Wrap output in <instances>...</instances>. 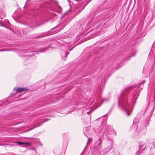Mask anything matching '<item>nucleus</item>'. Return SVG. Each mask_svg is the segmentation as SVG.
I'll use <instances>...</instances> for the list:
<instances>
[{"mask_svg":"<svg viewBox=\"0 0 155 155\" xmlns=\"http://www.w3.org/2000/svg\"><path fill=\"white\" fill-rule=\"evenodd\" d=\"M132 88V87H130L125 89L118 98V106L128 116L130 115L128 111L130 100L129 92Z\"/></svg>","mask_w":155,"mask_h":155,"instance_id":"1","label":"nucleus"},{"mask_svg":"<svg viewBox=\"0 0 155 155\" xmlns=\"http://www.w3.org/2000/svg\"><path fill=\"white\" fill-rule=\"evenodd\" d=\"M92 155H106L105 154L103 153L101 147H94L92 150Z\"/></svg>","mask_w":155,"mask_h":155,"instance_id":"2","label":"nucleus"},{"mask_svg":"<svg viewBox=\"0 0 155 155\" xmlns=\"http://www.w3.org/2000/svg\"><path fill=\"white\" fill-rule=\"evenodd\" d=\"M148 140L147 141V142L144 143L142 142H140L139 143V150L137 152L136 155H139L140 153V150L143 151L145 150L147 147V144H148Z\"/></svg>","mask_w":155,"mask_h":155,"instance_id":"3","label":"nucleus"},{"mask_svg":"<svg viewBox=\"0 0 155 155\" xmlns=\"http://www.w3.org/2000/svg\"><path fill=\"white\" fill-rule=\"evenodd\" d=\"M28 89L26 87H15L13 90V91H15V92H21L22 91H25L28 90Z\"/></svg>","mask_w":155,"mask_h":155,"instance_id":"4","label":"nucleus"},{"mask_svg":"<svg viewBox=\"0 0 155 155\" xmlns=\"http://www.w3.org/2000/svg\"><path fill=\"white\" fill-rule=\"evenodd\" d=\"M34 52L33 51H31L29 50L27 51L26 50L23 51V53L26 54H24L23 56H33L35 55L33 54V53Z\"/></svg>","mask_w":155,"mask_h":155,"instance_id":"5","label":"nucleus"},{"mask_svg":"<svg viewBox=\"0 0 155 155\" xmlns=\"http://www.w3.org/2000/svg\"><path fill=\"white\" fill-rule=\"evenodd\" d=\"M112 147L110 145L107 147L103 151V153L105 154L106 155L112 149Z\"/></svg>","mask_w":155,"mask_h":155,"instance_id":"6","label":"nucleus"},{"mask_svg":"<svg viewBox=\"0 0 155 155\" xmlns=\"http://www.w3.org/2000/svg\"><path fill=\"white\" fill-rule=\"evenodd\" d=\"M95 132L97 133L101 137H103L104 136V130L103 129L100 132H98L97 130H96L95 131Z\"/></svg>","mask_w":155,"mask_h":155,"instance_id":"7","label":"nucleus"},{"mask_svg":"<svg viewBox=\"0 0 155 155\" xmlns=\"http://www.w3.org/2000/svg\"><path fill=\"white\" fill-rule=\"evenodd\" d=\"M102 143V140H101V138H99L97 142V145L98 146V147H100Z\"/></svg>","mask_w":155,"mask_h":155,"instance_id":"8","label":"nucleus"},{"mask_svg":"<svg viewBox=\"0 0 155 155\" xmlns=\"http://www.w3.org/2000/svg\"><path fill=\"white\" fill-rule=\"evenodd\" d=\"M149 147L150 148V150H151V149H153L154 147V144L153 142L150 143V144H148Z\"/></svg>","mask_w":155,"mask_h":155,"instance_id":"9","label":"nucleus"},{"mask_svg":"<svg viewBox=\"0 0 155 155\" xmlns=\"http://www.w3.org/2000/svg\"><path fill=\"white\" fill-rule=\"evenodd\" d=\"M18 143L19 144L21 145H29L31 144L30 143L28 142H22L20 141H18Z\"/></svg>","mask_w":155,"mask_h":155,"instance_id":"10","label":"nucleus"},{"mask_svg":"<svg viewBox=\"0 0 155 155\" xmlns=\"http://www.w3.org/2000/svg\"><path fill=\"white\" fill-rule=\"evenodd\" d=\"M45 121H43V122H42V123H41L40 124H39V125H38V126H36L35 127H33V128H30V129H28V131H30V130H32V129H34V128H36V127H39V126H41V125H42V124H43V122H45Z\"/></svg>","mask_w":155,"mask_h":155,"instance_id":"11","label":"nucleus"},{"mask_svg":"<svg viewBox=\"0 0 155 155\" xmlns=\"http://www.w3.org/2000/svg\"><path fill=\"white\" fill-rule=\"evenodd\" d=\"M47 49L46 48H44L43 49H40V50H38L37 51V52H44L46 50H47Z\"/></svg>","mask_w":155,"mask_h":155,"instance_id":"12","label":"nucleus"},{"mask_svg":"<svg viewBox=\"0 0 155 155\" xmlns=\"http://www.w3.org/2000/svg\"><path fill=\"white\" fill-rule=\"evenodd\" d=\"M47 34V33H45L44 34L41 35H39L37 37V38L42 37L43 36H44L45 35Z\"/></svg>","mask_w":155,"mask_h":155,"instance_id":"13","label":"nucleus"},{"mask_svg":"<svg viewBox=\"0 0 155 155\" xmlns=\"http://www.w3.org/2000/svg\"><path fill=\"white\" fill-rule=\"evenodd\" d=\"M48 7H49V9H51V10H52V11L54 10V8L53 7L51 6V8H50L49 7V6H48Z\"/></svg>","mask_w":155,"mask_h":155,"instance_id":"14","label":"nucleus"},{"mask_svg":"<svg viewBox=\"0 0 155 155\" xmlns=\"http://www.w3.org/2000/svg\"><path fill=\"white\" fill-rule=\"evenodd\" d=\"M92 140V138H88V141H87V144L88 143L89 141H91Z\"/></svg>","mask_w":155,"mask_h":155,"instance_id":"15","label":"nucleus"},{"mask_svg":"<svg viewBox=\"0 0 155 155\" xmlns=\"http://www.w3.org/2000/svg\"><path fill=\"white\" fill-rule=\"evenodd\" d=\"M114 155H119V153L118 152H115Z\"/></svg>","mask_w":155,"mask_h":155,"instance_id":"16","label":"nucleus"},{"mask_svg":"<svg viewBox=\"0 0 155 155\" xmlns=\"http://www.w3.org/2000/svg\"><path fill=\"white\" fill-rule=\"evenodd\" d=\"M0 26H3L4 27H5L6 28V27L5 26H4L2 25V23L1 22H0Z\"/></svg>","mask_w":155,"mask_h":155,"instance_id":"17","label":"nucleus"},{"mask_svg":"<svg viewBox=\"0 0 155 155\" xmlns=\"http://www.w3.org/2000/svg\"><path fill=\"white\" fill-rule=\"evenodd\" d=\"M9 50H0V51H9Z\"/></svg>","mask_w":155,"mask_h":155,"instance_id":"18","label":"nucleus"},{"mask_svg":"<svg viewBox=\"0 0 155 155\" xmlns=\"http://www.w3.org/2000/svg\"><path fill=\"white\" fill-rule=\"evenodd\" d=\"M145 82V81H143L142 82L140 83L139 84L140 85L141 84H142L143 83H144Z\"/></svg>","mask_w":155,"mask_h":155,"instance_id":"19","label":"nucleus"},{"mask_svg":"<svg viewBox=\"0 0 155 155\" xmlns=\"http://www.w3.org/2000/svg\"><path fill=\"white\" fill-rule=\"evenodd\" d=\"M148 97L149 98L148 102H149L150 101V96H149Z\"/></svg>","mask_w":155,"mask_h":155,"instance_id":"20","label":"nucleus"},{"mask_svg":"<svg viewBox=\"0 0 155 155\" xmlns=\"http://www.w3.org/2000/svg\"><path fill=\"white\" fill-rule=\"evenodd\" d=\"M29 1V0H27L26 1V3H25V7L26 6V5H26L27 3V2L28 1Z\"/></svg>","mask_w":155,"mask_h":155,"instance_id":"21","label":"nucleus"},{"mask_svg":"<svg viewBox=\"0 0 155 155\" xmlns=\"http://www.w3.org/2000/svg\"><path fill=\"white\" fill-rule=\"evenodd\" d=\"M86 148H87V147L86 146L84 148V151H85L86 150Z\"/></svg>","mask_w":155,"mask_h":155,"instance_id":"22","label":"nucleus"},{"mask_svg":"<svg viewBox=\"0 0 155 155\" xmlns=\"http://www.w3.org/2000/svg\"><path fill=\"white\" fill-rule=\"evenodd\" d=\"M56 28V27H55V28H52V29H51V30H52L55 29Z\"/></svg>","mask_w":155,"mask_h":155,"instance_id":"23","label":"nucleus"},{"mask_svg":"<svg viewBox=\"0 0 155 155\" xmlns=\"http://www.w3.org/2000/svg\"><path fill=\"white\" fill-rule=\"evenodd\" d=\"M58 7L61 9H62V8H61V7H60V6H59V5H58Z\"/></svg>","mask_w":155,"mask_h":155,"instance_id":"24","label":"nucleus"},{"mask_svg":"<svg viewBox=\"0 0 155 155\" xmlns=\"http://www.w3.org/2000/svg\"><path fill=\"white\" fill-rule=\"evenodd\" d=\"M107 0H104V2L105 3L107 1Z\"/></svg>","mask_w":155,"mask_h":155,"instance_id":"25","label":"nucleus"},{"mask_svg":"<svg viewBox=\"0 0 155 155\" xmlns=\"http://www.w3.org/2000/svg\"><path fill=\"white\" fill-rule=\"evenodd\" d=\"M65 57H67V55H65Z\"/></svg>","mask_w":155,"mask_h":155,"instance_id":"26","label":"nucleus"},{"mask_svg":"<svg viewBox=\"0 0 155 155\" xmlns=\"http://www.w3.org/2000/svg\"><path fill=\"white\" fill-rule=\"evenodd\" d=\"M154 105H155V102H154Z\"/></svg>","mask_w":155,"mask_h":155,"instance_id":"27","label":"nucleus"},{"mask_svg":"<svg viewBox=\"0 0 155 155\" xmlns=\"http://www.w3.org/2000/svg\"><path fill=\"white\" fill-rule=\"evenodd\" d=\"M106 114H105L104 115V116H105L106 115Z\"/></svg>","mask_w":155,"mask_h":155,"instance_id":"28","label":"nucleus"},{"mask_svg":"<svg viewBox=\"0 0 155 155\" xmlns=\"http://www.w3.org/2000/svg\"><path fill=\"white\" fill-rule=\"evenodd\" d=\"M146 126H146H144V128H145V127Z\"/></svg>","mask_w":155,"mask_h":155,"instance_id":"29","label":"nucleus"},{"mask_svg":"<svg viewBox=\"0 0 155 155\" xmlns=\"http://www.w3.org/2000/svg\"><path fill=\"white\" fill-rule=\"evenodd\" d=\"M149 125V123H148V124H147V125Z\"/></svg>","mask_w":155,"mask_h":155,"instance_id":"30","label":"nucleus"}]
</instances>
